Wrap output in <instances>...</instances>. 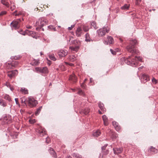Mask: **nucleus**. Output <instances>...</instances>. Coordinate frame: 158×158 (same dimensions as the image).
<instances>
[{
    "mask_svg": "<svg viewBox=\"0 0 158 158\" xmlns=\"http://www.w3.org/2000/svg\"><path fill=\"white\" fill-rule=\"evenodd\" d=\"M89 111L90 110L89 109L87 108L84 110L83 112L85 115H87L89 113Z\"/></svg>",
    "mask_w": 158,
    "mask_h": 158,
    "instance_id": "c9c22d12",
    "label": "nucleus"
},
{
    "mask_svg": "<svg viewBox=\"0 0 158 158\" xmlns=\"http://www.w3.org/2000/svg\"><path fill=\"white\" fill-rule=\"evenodd\" d=\"M85 40L87 42H90L91 40L89 37V35L88 33H87L85 35Z\"/></svg>",
    "mask_w": 158,
    "mask_h": 158,
    "instance_id": "a878e982",
    "label": "nucleus"
},
{
    "mask_svg": "<svg viewBox=\"0 0 158 158\" xmlns=\"http://www.w3.org/2000/svg\"><path fill=\"white\" fill-rule=\"evenodd\" d=\"M36 131L38 135L41 136H43L46 134L45 129L41 127L37 128L36 130Z\"/></svg>",
    "mask_w": 158,
    "mask_h": 158,
    "instance_id": "1a4fd4ad",
    "label": "nucleus"
},
{
    "mask_svg": "<svg viewBox=\"0 0 158 158\" xmlns=\"http://www.w3.org/2000/svg\"><path fill=\"white\" fill-rule=\"evenodd\" d=\"M35 119H34V120L30 119L29 120V122L31 123H33L35 122Z\"/></svg>",
    "mask_w": 158,
    "mask_h": 158,
    "instance_id": "864d4df0",
    "label": "nucleus"
},
{
    "mask_svg": "<svg viewBox=\"0 0 158 158\" xmlns=\"http://www.w3.org/2000/svg\"><path fill=\"white\" fill-rule=\"evenodd\" d=\"M18 62L17 61H15V63H14V64L15 65H14V66H16L17 65H18Z\"/></svg>",
    "mask_w": 158,
    "mask_h": 158,
    "instance_id": "bf43d9fd",
    "label": "nucleus"
},
{
    "mask_svg": "<svg viewBox=\"0 0 158 158\" xmlns=\"http://www.w3.org/2000/svg\"><path fill=\"white\" fill-rule=\"evenodd\" d=\"M149 76L145 74L143 75L141 81L143 83H145L147 81L149 80Z\"/></svg>",
    "mask_w": 158,
    "mask_h": 158,
    "instance_id": "f8f14e48",
    "label": "nucleus"
},
{
    "mask_svg": "<svg viewBox=\"0 0 158 158\" xmlns=\"http://www.w3.org/2000/svg\"><path fill=\"white\" fill-rule=\"evenodd\" d=\"M98 106L100 109L103 112L106 111V109L104 107V105L103 103H101V102L98 103Z\"/></svg>",
    "mask_w": 158,
    "mask_h": 158,
    "instance_id": "4be33fe9",
    "label": "nucleus"
},
{
    "mask_svg": "<svg viewBox=\"0 0 158 158\" xmlns=\"http://www.w3.org/2000/svg\"><path fill=\"white\" fill-rule=\"evenodd\" d=\"M15 102H16V103L17 105H19V102H18V98H15Z\"/></svg>",
    "mask_w": 158,
    "mask_h": 158,
    "instance_id": "6e6d98bb",
    "label": "nucleus"
},
{
    "mask_svg": "<svg viewBox=\"0 0 158 158\" xmlns=\"http://www.w3.org/2000/svg\"><path fill=\"white\" fill-rule=\"evenodd\" d=\"M21 100V102L22 103H24L25 105L26 104V102L27 101H26V99L24 98H20Z\"/></svg>",
    "mask_w": 158,
    "mask_h": 158,
    "instance_id": "ea45409f",
    "label": "nucleus"
},
{
    "mask_svg": "<svg viewBox=\"0 0 158 158\" xmlns=\"http://www.w3.org/2000/svg\"><path fill=\"white\" fill-rule=\"evenodd\" d=\"M21 21V19H20L14 20L11 23L10 25L15 29H18L20 27V23Z\"/></svg>",
    "mask_w": 158,
    "mask_h": 158,
    "instance_id": "0eeeda50",
    "label": "nucleus"
},
{
    "mask_svg": "<svg viewBox=\"0 0 158 158\" xmlns=\"http://www.w3.org/2000/svg\"><path fill=\"white\" fill-rule=\"evenodd\" d=\"M7 0H1V2L2 4L5 5L7 7H9V4L8 2H7Z\"/></svg>",
    "mask_w": 158,
    "mask_h": 158,
    "instance_id": "393cba45",
    "label": "nucleus"
},
{
    "mask_svg": "<svg viewBox=\"0 0 158 158\" xmlns=\"http://www.w3.org/2000/svg\"><path fill=\"white\" fill-rule=\"evenodd\" d=\"M142 59L141 57L136 56L134 57L131 55L126 59L124 57L121 58L120 59V63L123 64L125 62L128 65L133 67H136L138 65V62L142 61Z\"/></svg>",
    "mask_w": 158,
    "mask_h": 158,
    "instance_id": "f257e3e1",
    "label": "nucleus"
},
{
    "mask_svg": "<svg viewBox=\"0 0 158 158\" xmlns=\"http://www.w3.org/2000/svg\"><path fill=\"white\" fill-rule=\"evenodd\" d=\"M73 157H76L77 158H82V156L81 155H79L78 154L74 153L73 154Z\"/></svg>",
    "mask_w": 158,
    "mask_h": 158,
    "instance_id": "72a5a7b5",
    "label": "nucleus"
},
{
    "mask_svg": "<svg viewBox=\"0 0 158 158\" xmlns=\"http://www.w3.org/2000/svg\"><path fill=\"white\" fill-rule=\"evenodd\" d=\"M115 128L116 130L118 131H119L120 129V127L119 126H118H118L115 127Z\"/></svg>",
    "mask_w": 158,
    "mask_h": 158,
    "instance_id": "49530a36",
    "label": "nucleus"
},
{
    "mask_svg": "<svg viewBox=\"0 0 158 158\" xmlns=\"http://www.w3.org/2000/svg\"><path fill=\"white\" fill-rule=\"evenodd\" d=\"M18 73L17 71L15 70L8 72L7 75L11 79L12 77L16 76Z\"/></svg>",
    "mask_w": 158,
    "mask_h": 158,
    "instance_id": "9b49d317",
    "label": "nucleus"
},
{
    "mask_svg": "<svg viewBox=\"0 0 158 158\" xmlns=\"http://www.w3.org/2000/svg\"><path fill=\"white\" fill-rule=\"evenodd\" d=\"M118 137V135L117 134L115 133H114L113 134L111 138L113 141L116 140Z\"/></svg>",
    "mask_w": 158,
    "mask_h": 158,
    "instance_id": "bb28decb",
    "label": "nucleus"
},
{
    "mask_svg": "<svg viewBox=\"0 0 158 158\" xmlns=\"http://www.w3.org/2000/svg\"><path fill=\"white\" fill-rule=\"evenodd\" d=\"M141 0H136L135 4L136 5H138L141 2Z\"/></svg>",
    "mask_w": 158,
    "mask_h": 158,
    "instance_id": "8fccbe9b",
    "label": "nucleus"
},
{
    "mask_svg": "<svg viewBox=\"0 0 158 158\" xmlns=\"http://www.w3.org/2000/svg\"><path fill=\"white\" fill-rule=\"evenodd\" d=\"M3 98L9 101L10 102L11 101V99L10 96L8 94H5L3 95Z\"/></svg>",
    "mask_w": 158,
    "mask_h": 158,
    "instance_id": "cd10ccee",
    "label": "nucleus"
},
{
    "mask_svg": "<svg viewBox=\"0 0 158 158\" xmlns=\"http://www.w3.org/2000/svg\"><path fill=\"white\" fill-rule=\"evenodd\" d=\"M10 89V90L11 91H13V90H14V88H13V87H11V86H10V87H9Z\"/></svg>",
    "mask_w": 158,
    "mask_h": 158,
    "instance_id": "e2e57ef3",
    "label": "nucleus"
},
{
    "mask_svg": "<svg viewBox=\"0 0 158 158\" xmlns=\"http://www.w3.org/2000/svg\"><path fill=\"white\" fill-rule=\"evenodd\" d=\"M28 106L31 107H32L36 106L38 104L37 101L35 98L32 97H29L28 98Z\"/></svg>",
    "mask_w": 158,
    "mask_h": 158,
    "instance_id": "423d86ee",
    "label": "nucleus"
},
{
    "mask_svg": "<svg viewBox=\"0 0 158 158\" xmlns=\"http://www.w3.org/2000/svg\"><path fill=\"white\" fill-rule=\"evenodd\" d=\"M66 63L67 64H68L70 66H73L74 65L72 63Z\"/></svg>",
    "mask_w": 158,
    "mask_h": 158,
    "instance_id": "4d7b16f0",
    "label": "nucleus"
},
{
    "mask_svg": "<svg viewBox=\"0 0 158 158\" xmlns=\"http://www.w3.org/2000/svg\"><path fill=\"white\" fill-rule=\"evenodd\" d=\"M34 64L35 65H38V64L40 63L39 62V60H34Z\"/></svg>",
    "mask_w": 158,
    "mask_h": 158,
    "instance_id": "79ce46f5",
    "label": "nucleus"
},
{
    "mask_svg": "<svg viewBox=\"0 0 158 158\" xmlns=\"http://www.w3.org/2000/svg\"><path fill=\"white\" fill-rule=\"evenodd\" d=\"M21 91L24 94H27L28 93V90L24 87H22L21 88Z\"/></svg>",
    "mask_w": 158,
    "mask_h": 158,
    "instance_id": "5701e85b",
    "label": "nucleus"
},
{
    "mask_svg": "<svg viewBox=\"0 0 158 158\" xmlns=\"http://www.w3.org/2000/svg\"><path fill=\"white\" fill-rule=\"evenodd\" d=\"M18 32L23 35H26V30L25 31H23L22 30H20L18 31Z\"/></svg>",
    "mask_w": 158,
    "mask_h": 158,
    "instance_id": "58836bf2",
    "label": "nucleus"
},
{
    "mask_svg": "<svg viewBox=\"0 0 158 158\" xmlns=\"http://www.w3.org/2000/svg\"><path fill=\"white\" fill-rule=\"evenodd\" d=\"M20 58V56H11L10 58L11 59H14L15 60H18Z\"/></svg>",
    "mask_w": 158,
    "mask_h": 158,
    "instance_id": "4c0bfd02",
    "label": "nucleus"
},
{
    "mask_svg": "<svg viewBox=\"0 0 158 158\" xmlns=\"http://www.w3.org/2000/svg\"><path fill=\"white\" fill-rule=\"evenodd\" d=\"M49 57L50 59L52 60H53V61H55L56 60V58L54 56V54H52L49 56Z\"/></svg>",
    "mask_w": 158,
    "mask_h": 158,
    "instance_id": "473e14b6",
    "label": "nucleus"
},
{
    "mask_svg": "<svg viewBox=\"0 0 158 158\" xmlns=\"http://www.w3.org/2000/svg\"><path fill=\"white\" fill-rule=\"evenodd\" d=\"M27 28L28 29H31L32 28V27L31 26H27Z\"/></svg>",
    "mask_w": 158,
    "mask_h": 158,
    "instance_id": "680f3d73",
    "label": "nucleus"
},
{
    "mask_svg": "<svg viewBox=\"0 0 158 158\" xmlns=\"http://www.w3.org/2000/svg\"><path fill=\"white\" fill-rule=\"evenodd\" d=\"M110 29L109 27L105 26L97 30V33L99 37L103 36L105 35L106 33H108Z\"/></svg>",
    "mask_w": 158,
    "mask_h": 158,
    "instance_id": "20e7f679",
    "label": "nucleus"
},
{
    "mask_svg": "<svg viewBox=\"0 0 158 158\" xmlns=\"http://www.w3.org/2000/svg\"><path fill=\"white\" fill-rule=\"evenodd\" d=\"M17 10H15V12H14L13 13V15H14L15 14V13L17 12Z\"/></svg>",
    "mask_w": 158,
    "mask_h": 158,
    "instance_id": "338daca9",
    "label": "nucleus"
},
{
    "mask_svg": "<svg viewBox=\"0 0 158 158\" xmlns=\"http://www.w3.org/2000/svg\"><path fill=\"white\" fill-rule=\"evenodd\" d=\"M110 51L111 53L113 55H115L116 54V52L115 51L113 50L110 49Z\"/></svg>",
    "mask_w": 158,
    "mask_h": 158,
    "instance_id": "de8ad7c7",
    "label": "nucleus"
},
{
    "mask_svg": "<svg viewBox=\"0 0 158 158\" xmlns=\"http://www.w3.org/2000/svg\"><path fill=\"white\" fill-rule=\"evenodd\" d=\"M35 70L38 73H41L42 75L45 76L48 73V68L46 67H37L35 68Z\"/></svg>",
    "mask_w": 158,
    "mask_h": 158,
    "instance_id": "39448f33",
    "label": "nucleus"
},
{
    "mask_svg": "<svg viewBox=\"0 0 158 158\" xmlns=\"http://www.w3.org/2000/svg\"><path fill=\"white\" fill-rule=\"evenodd\" d=\"M68 52L65 50H60L58 52V54L60 58H62L67 55Z\"/></svg>",
    "mask_w": 158,
    "mask_h": 158,
    "instance_id": "9d476101",
    "label": "nucleus"
},
{
    "mask_svg": "<svg viewBox=\"0 0 158 158\" xmlns=\"http://www.w3.org/2000/svg\"><path fill=\"white\" fill-rule=\"evenodd\" d=\"M11 6L10 7V9L11 10L13 11L15 8V6L14 5V4L13 2H10Z\"/></svg>",
    "mask_w": 158,
    "mask_h": 158,
    "instance_id": "c756f323",
    "label": "nucleus"
},
{
    "mask_svg": "<svg viewBox=\"0 0 158 158\" xmlns=\"http://www.w3.org/2000/svg\"><path fill=\"white\" fill-rule=\"evenodd\" d=\"M107 39L108 40V42L105 41V44H112L114 43V40L112 37L108 36L107 37Z\"/></svg>",
    "mask_w": 158,
    "mask_h": 158,
    "instance_id": "4468645a",
    "label": "nucleus"
},
{
    "mask_svg": "<svg viewBox=\"0 0 158 158\" xmlns=\"http://www.w3.org/2000/svg\"><path fill=\"white\" fill-rule=\"evenodd\" d=\"M137 43L135 39L132 40L130 42V44L127 46V49L128 51L132 53H136V50L135 48V45Z\"/></svg>",
    "mask_w": 158,
    "mask_h": 158,
    "instance_id": "7ed1b4c3",
    "label": "nucleus"
},
{
    "mask_svg": "<svg viewBox=\"0 0 158 158\" xmlns=\"http://www.w3.org/2000/svg\"><path fill=\"white\" fill-rule=\"evenodd\" d=\"M48 21L44 17L40 18L38 21L36 22L35 26H38L36 28L37 31H40V29L44 25L47 24Z\"/></svg>",
    "mask_w": 158,
    "mask_h": 158,
    "instance_id": "f03ea898",
    "label": "nucleus"
},
{
    "mask_svg": "<svg viewBox=\"0 0 158 158\" xmlns=\"http://www.w3.org/2000/svg\"><path fill=\"white\" fill-rule=\"evenodd\" d=\"M67 158H72L70 156H68Z\"/></svg>",
    "mask_w": 158,
    "mask_h": 158,
    "instance_id": "774afa93",
    "label": "nucleus"
},
{
    "mask_svg": "<svg viewBox=\"0 0 158 158\" xmlns=\"http://www.w3.org/2000/svg\"><path fill=\"white\" fill-rule=\"evenodd\" d=\"M152 82L154 84H156L157 82V81L155 78L153 77L152 79Z\"/></svg>",
    "mask_w": 158,
    "mask_h": 158,
    "instance_id": "c03bdc74",
    "label": "nucleus"
},
{
    "mask_svg": "<svg viewBox=\"0 0 158 158\" xmlns=\"http://www.w3.org/2000/svg\"><path fill=\"white\" fill-rule=\"evenodd\" d=\"M83 30H84V31H88L89 30V28L88 27H84L83 28Z\"/></svg>",
    "mask_w": 158,
    "mask_h": 158,
    "instance_id": "3c124183",
    "label": "nucleus"
},
{
    "mask_svg": "<svg viewBox=\"0 0 158 158\" xmlns=\"http://www.w3.org/2000/svg\"><path fill=\"white\" fill-rule=\"evenodd\" d=\"M0 105L3 106V107H5L6 106V103L2 100L0 99Z\"/></svg>",
    "mask_w": 158,
    "mask_h": 158,
    "instance_id": "7c9ffc66",
    "label": "nucleus"
},
{
    "mask_svg": "<svg viewBox=\"0 0 158 158\" xmlns=\"http://www.w3.org/2000/svg\"><path fill=\"white\" fill-rule=\"evenodd\" d=\"M129 5L127 4H125L123 6L121 7V9L122 10H126L128 9L129 8Z\"/></svg>",
    "mask_w": 158,
    "mask_h": 158,
    "instance_id": "2f4dec72",
    "label": "nucleus"
},
{
    "mask_svg": "<svg viewBox=\"0 0 158 158\" xmlns=\"http://www.w3.org/2000/svg\"><path fill=\"white\" fill-rule=\"evenodd\" d=\"M81 86L82 88H85V85L84 84V82L82 83V84L81 85Z\"/></svg>",
    "mask_w": 158,
    "mask_h": 158,
    "instance_id": "052dcab7",
    "label": "nucleus"
},
{
    "mask_svg": "<svg viewBox=\"0 0 158 158\" xmlns=\"http://www.w3.org/2000/svg\"><path fill=\"white\" fill-rule=\"evenodd\" d=\"M74 44H76L77 46L75 47H70L69 48L72 50L77 52L79 48L80 45V42L79 40H75Z\"/></svg>",
    "mask_w": 158,
    "mask_h": 158,
    "instance_id": "6e6552de",
    "label": "nucleus"
},
{
    "mask_svg": "<svg viewBox=\"0 0 158 158\" xmlns=\"http://www.w3.org/2000/svg\"><path fill=\"white\" fill-rule=\"evenodd\" d=\"M74 26V25H72L70 27H69L68 28V29L69 30H71Z\"/></svg>",
    "mask_w": 158,
    "mask_h": 158,
    "instance_id": "603ef678",
    "label": "nucleus"
},
{
    "mask_svg": "<svg viewBox=\"0 0 158 158\" xmlns=\"http://www.w3.org/2000/svg\"><path fill=\"white\" fill-rule=\"evenodd\" d=\"M6 85L7 86V87L9 88L11 86L10 84L8 82H6Z\"/></svg>",
    "mask_w": 158,
    "mask_h": 158,
    "instance_id": "5fc2aeb1",
    "label": "nucleus"
},
{
    "mask_svg": "<svg viewBox=\"0 0 158 158\" xmlns=\"http://www.w3.org/2000/svg\"><path fill=\"white\" fill-rule=\"evenodd\" d=\"M91 25L95 29L98 28L96 26V23L94 21H93L92 23H91Z\"/></svg>",
    "mask_w": 158,
    "mask_h": 158,
    "instance_id": "e433bc0d",
    "label": "nucleus"
},
{
    "mask_svg": "<svg viewBox=\"0 0 158 158\" xmlns=\"http://www.w3.org/2000/svg\"><path fill=\"white\" fill-rule=\"evenodd\" d=\"M42 108V106H41L37 109L36 111L35 112V114L36 115H37L39 114Z\"/></svg>",
    "mask_w": 158,
    "mask_h": 158,
    "instance_id": "c85d7f7f",
    "label": "nucleus"
},
{
    "mask_svg": "<svg viewBox=\"0 0 158 158\" xmlns=\"http://www.w3.org/2000/svg\"><path fill=\"white\" fill-rule=\"evenodd\" d=\"M76 35L77 37H80L81 36V35L83 34V31L80 27H78L77 28L76 31Z\"/></svg>",
    "mask_w": 158,
    "mask_h": 158,
    "instance_id": "ddd939ff",
    "label": "nucleus"
},
{
    "mask_svg": "<svg viewBox=\"0 0 158 158\" xmlns=\"http://www.w3.org/2000/svg\"><path fill=\"white\" fill-rule=\"evenodd\" d=\"M107 144L105 146H103L102 147V150H105V148H106V147L107 146Z\"/></svg>",
    "mask_w": 158,
    "mask_h": 158,
    "instance_id": "13d9d810",
    "label": "nucleus"
},
{
    "mask_svg": "<svg viewBox=\"0 0 158 158\" xmlns=\"http://www.w3.org/2000/svg\"><path fill=\"white\" fill-rule=\"evenodd\" d=\"M34 32L33 31H30L28 30H26V34L29 35H31L33 38L36 39L37 38L35 37V36L34 35Z\"/></svg>",
    "mask_w": 158,
    "mask_h": 158,
    "instance_id": "6ab92c4d",
    "label": "nucleus"
},
{
    "mask_svg": "<svg viewBox=\"0 0 158 158\" xmlns=\"http://www.w3.org/2000/svg\"><path fill=\"white\" fill-rule=\"evenodd\" d=\"M101 134V132L100 131L98 130L97 131L95 132L93 134V135L95 137H98Z\"/></svg>",
    "mask_w": 158,
    "mask_h": 158,
    "instance_id": "b1692460",
    "label": "nucleus"
},
{
    "mask_svg": "<svg viewBox=\"0 0 158 158\" xmlns=\"http://www.w3.org/2000/svg\"><path fill=\"white\" fill-rule=\"evenodd\" d=\"M69 80L74 82H76L77 81V78L75 75L73 74L70 76Z\"/></svg>",
    "mask_w": 158,
    "mask_h": 158,
    "instance_id": "a211bd4d",
    "label": "nucleus"
},
{
    "mask_svg": "<svg viewBox=\"0 0 158 158\" xmlns=\"http://www.w3.org/2000/svg\"><path fill=\"white\" fill-rule=\"evenodd\" d=\"M149 151L152 154L156 153L157 152V149L153 147L152 146L150 148Z\"/></svg>",
    "mask_w": 158,
    "mask_h": 158,
    "instance_id": "412c9836",
    "label": "nucleus"
},
{
    "mask_svg": "<svg viewBox=\"0 0 158 158\" xmlns=\"http://www.w3.org/2000/svg\"><path fill=\"white\" fill-rule=\"evenodd\" d=\"M6 12L5 11H3L0 13V16L6 14Z\"/></svg>",
    "mask_w": 158,
    "mask_h": 158,
    "instance_id": "a18cd8bd",
    "label": "nucleus"
},
{
    "mask_svg": "<svg viewBox=\"0 0 158 158\" xmlns=\"http://www.w3.org/2000/svg\"><path fill=\"white\" fill-rule=\"evenodd\" d=\"M102 118L103 121L104 123L105 126H107L108 124V120L107 117L105 115L102 116Z\"/></svg>",
    "mask_w": 158,
    "mask_h": 158,
    "instance_id": "f3484780",
    "label": "nucleus"
},
{
    "mask_svg": "<svg viewBox=\"0 0 158 158\" xmlns=\"http://www.w3.org/2000/svg\"><path fill=\"white\" fill-rule=\"evenodd\" d=\"M78 93L80 95H82L83 96H84L85 95V94L82 91V90L81 89H79V90L78 91Z\"/></svg>",
    "mask_w": 158,
    "mask_h": 158,
    "instance_id": "f704fd0d",
    "label": "nucleus"
},
{
    "mask_svg": "<svg viewBox=\"0 0 158 158\" xmlns=\"http://www.w3.org/2000/svg\"><path fill=\"white\" fill-rule=\"evenodd\" d=\"M48 28L49 29H51L52 30H53L54 31H56V28L55 27H54V26L52 25H50L48 26Z\"/></svg>",
    "mask_w": 158,
    "mask_h": 158,
    "instance_id": "a19ab883",
    "label": "nucleus"
},
{
    "mask_svg": "<svg viewBox=\"0 0 158 158\" xmlns=\"http://www.w3.org/2000/svg\"><path fill=\"white\" fill-rule=\"evenodd\" d=\"M50 154L52 156L54 157H56L57 155L54 149L52 148H50Z\"/></svg>",
    "mask_w": 158,
    "mask_h": 158,
    "instance_id": "aec40b11",
    "label": "nucleus"
},
{
    "mask_svg": "<svg viewBox=\"0 0 158 158\" xmlns=\"http://www.w3.org/2000/svg\"><path fill=\"white\" fill-rule=\"evenodd\" d=\"M113 150L115 154H118L121 153L122 152V148H113Z\"/></svg>",
    "mask_w": 158,
    "mask_h": 158,
    "instance_id": "2eb2a0df",
    "label": "nucleus"
},
{
    "mask_svg": "<svg viewBox=\"0 0 158 158\" xmlns=\"http://www.w3.org/2000/svg\"><path fill=\"white\" fill-rule=\"evenodd\" d=\"M50 139L49 137H47L46 138V142L47 143H48L50 142Z\"/></svg>",
    "mask_w": 158,
    "mask_h": 158,
    "instance_id": "09e8293b",
    "label": "nucleus"
},
{
    "mask_svg": "<svg viewBox=\"0 0 158 158\" xmlns=\"http://www.w3.org/2000/svg\"><path fill=\"white\" fill-rule=\"evenodd\" d=\"M20 13H19V14H16L15 15V16H19V15H20Z\"/></svg>",
    "mask_w": 158,
    "mask_h": 158,
    "instance_id": "69168bd1",
    "label": "nucleus"
},
{
    "mask_svg": "<svg viewBox=\"0 0 158 158\" xmlns=\"http://www.w3.org/2000/svg\"><path fill=\"white\" fill-rule=\"evenodd\" d=\"M112 124L114 128L118 125V123L115 121H114L112 122Z\"/></svg>",
    "mask_w": 158,
    "mask_h": 158,
    "instance_id": "37998d69",
    "label": "nucleus"
},
{
    "mask_svg": "<svg viewBox=\"0 0 158 158\" xmlns=\"http://www.w3.org/2000/svg\"><path fill=\"white\" fill-rule=\"evenodd\" d=\"M68 59L69 61L71 62H74L76 60L77 58L75 55H71L69 56Z\"/></svg>",
    "mask_w": 158,
    "mask_h": 158,
    "instance_id": "dca6fc26",
    "label": "nucleus"
},
{
    "mask_svg": "<svg viewBox=\"0 0 158 158\" xmlns=\"http://www.w3.org/2000/svg\"><path fill=\"white\" fill-rule=\"evenodd\" d=\"M103 112L102 113L100 110H98V112L99 113V114H103V113L104 112Z\"/></svg>",
    "mask_w": 158,
    "mask_h": 158,
    "instance_id": "0e129e2a",
    "label": "nucleus"
}]
</instances>
